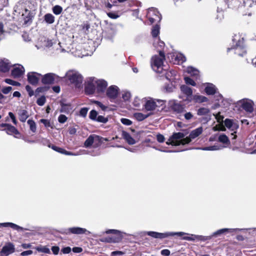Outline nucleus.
<instances>
[{"label": "nucleus", "instance_id": "f257e3e1", "mask_svg": "<svg viewBox=\"0 0 256 256\" xmlns=\"http://www.w3.org/2000/svg\"><path fill=\"white\" fill-rule=\"evenodd\" d=\"M228 6L244 9V14L250 16L251 9L256 6V0H227Z\"/></svg>", "mask_w": 256, "mask_h": 256}, {"label": "nucleus", "instance_id": "f03ea898", "mask_svg": "<svg viewBox=\"0 0 256 256\" xmlns=\"http://www.w3.org/2000/svg\"><path fill=\"white\" fill-rule=\"evenodd\" d=\"M230 50H234L235 54L242 57L246 54L244 38L241 37L239 34H236L233 36L232 46L228 48L227 50L228 52Z\"/></svg>", "mask_w": 256, "mask_h": 256}, {"label": "nucleus", "instance_id": "7ed1b4c3", "mask_svg": "<svg viewBox=\"0 0 256 256\" xmlns=\"http://www.w3.org/2000/svg\"><path fill=\"white\" fill-rule=\"evenodd\" d=\"M159 56H154L151 60V66L154 70L159 74L166 71V66L164 65L165 56L163 52L159 50Z\"/></svg>", "mask_w": 256, "mask_h": 256}, {"label": "nucleus", "instance_id": "20e7f679", "mask_svg": "<svg viewBox=\"0 0 256 256\" xmlns=\"http://www.w3.org/2000/svg\"><path fill=\"white\" fill-rule=\"evenodd\" d=\"M166 101L158 99L150 98L146 101L144 104V109L147 112H150L151 114L154 111H160L162 110L166 105Z\"/></svg>", "mask_w": 256, "mask_h": 256}, {"label": "nucleus", "instance_id": "39448f33", "mask_svg": "<svg viewBox=\"0 0 256 256\" xmlns=\"http://www.w3.org/2000/svg\"><path fill=\"white\" fill-rule=\"evenodd\" d=\"M144 234H146L147 235L155 238H160V239H164L165 238H168L170 236H182L185 234H188L184 232H156L150 231V232H144Z\"/></svg>", "mask_w": 256, "mask_h": 256}, {"label": "nucleus", "instance_id": "423d86ee", "mask_svg": "<svg viewBox=\"0 0 256 256\" xmlns=\"http://www.w3.org/2000/svg\"><path fill=\"white\" fill-rule=\"evenodd\" d=\"M185 134L181 132H174L170 137L168 140L166 142L168 145L172 146H180L188 144L185 142L186 138H184Z\"/></svg>", "mask_w": 256, "mask_h": 256}, {"label": "nucleus", "instance_id": "0eeeda50", "mask_svg": "<svg viewBox=\"0 0 256 256\" xmlns=\"http://www.w3.org/2000/svg\"><path fill=\"white\" fill-rule=\"evenodd\" d=\"M66 76L70 82L76 87H80L83 81V77L78 72L69 71L66 74Z\"/></svg>", "mask_w": 256, "mask_h": 256}, {"label": "nucleus", "instance_id": "6e6552de", "mask_svg": "<svg viewBox=\"0 0 256 256\" xmlns=\"http://www.w3.org/2000/svg\"><path fill=\"white\" fill-rule=\"evenodd\" d=\"M85 92L88 94H92L96 90V78L90 77L87 78L85 84Z\"/></svg>", "mask_w": 256, "mask_h": 256}, {"label": "nucleus", "instance_id": "1a4fd4ad", "mask_svg": "<svg viewBox=\"0 0 256 256\" xmlns=\"http://www.w3.org/2000/svg\"><path fill=\"white\" fill-rule=\"evenodd\" d=\"M147 16L151 24L154 22H160L162 19L161 14L157 9L154 8H148Z\"/></svg>", "mask_w": 256, "mask_h": 256}, {"label": "nucleus", "instance_id": "9d476101", "mask_svg": "<svg viewBox=\"0 0 256 256\" xmlns=\"http://www.w3.org/2000/svg\"><path fill=\"white\" fill-rule=\"evenodd\" d=\"M14 245L10 242H8L6 243L4 246L2 248L0 252V256H8L15 252Z\"/></svg>", "mask_w": 256, "mask_h": 256}, {"label": "nucleus", "instance_id": "9b49d317", "mask_svg": "<svg viewBox=\"0 0 256 256\" xmlns=\"http://www.w3.org/2000/svg\"><path fill=\"white\" fill-rule=\"evenodd\" d=\"M59 77L53 73L44 74L42 80V82L44 84H52L58 80Z\"/></svg>", "mask_w": 256, "mask_h": 256}, {"label": "nucleus", "instance_id": "f8f14e48", "mask_svg": "<svg viewBox=\"0 0 256 256\" xmlns=\"http://www.w3.org/2000/svg\"><path fill=\"white\" fill-rule=\"evenodd\" d=\"M245 229L243 228H224L220 229L215 232H213L212 234V238L213 237H218L219 236H220L222 234H226V233H232L234 232H237L240 231L244 230Z\"/></svg>", "mask_w": 256, "mask_h": 256}, {"label": "nucleus", "instance_id": "ddd939ff", "mask_svg": "<svg viewBox=\"0 0 256 256\" xmlns=\"http://www.w3.org/2000/svg\"><path fill=\"white\" fill-rule=\"evenodd\" d=\"M64 232L66 234H90V232L87 230L86 228L80 227H72L66 229Z\"/></svg>", "mask_w": 256, "mask_h": 256}, {"label": "nucleus", "instance_id": "4468645a", "mask_svg": "<svg viewBox=\"0 0 256 256\" xmlns=\"http://www.w3.org/2000/svg\"><path fill=\"white\" fill-rule=\"evenodd\" d=\"M119 90L117 86H111L108 88L106 91V94L110 99L114 100L118 96Z\"/></svg>", "mask_w": 256, "mask_h": 256}, {"label": "nucleus", "instance_id": "2eb2a0df", "mask_svg": "<svg viewBox=\"0 0 256 256\" xmlns=\"http://www.w3.org/2000/svg\"><path fill=\"white\" fill-rule=\"evenodd\" d=\"M203 132L202 126L198 127L192 130L189 136L186 138L185 142L189 144L192 140L198 136Z\"/></svg>", "mask_w": 256, "mask_h": 256}, {"label": "nucleus", "instance_id": "dca6fc26", "mask_svg": "<svg viewBox=\"0 0 256 256\" xmlns=\"http://www.w3.org/2000/svg\"><path fill=\"white\" fill-rule=\"evenodd\" d=\"M241 107L247 112L251 113L254 110V102L250 100H242L240 102Z\"/></svg>", "mask_w": 256, "mask_h": 256}, {"label": "nucleus", "instance_id": "f3484780", "mask_svg": "<svg viewBox=\"0 0 256 256\" xmlns=\"http://www.w3.org/2000/svg\"><path fill=\"white\" fill-rule=\"evenodd\" d=\"M212 234L208 236H198V235H194L191 234L190 236H184L182 238L183 240H189V241H194L196 239L201 241H206L210 240L212 238Z\"/></svg>", "mask_w": 256, "mask_h": 256}, {"label": "nucleus", "instance_id": "a211bd4d", "mask_svg": "<svg viewBox=\"0 0 256 256\" xmlns=\"http://www.w3.org/2000/svg\"><path fill=\"white\" fill-rule=\"evenodd\" d=\"M41 74L36 72H30L27 74L28 80L30 84L33 86H36L39 80Z\"/></svg>", "mask_w": 256, "mask_h": 256}, {"label": "nucleus", "instance_id": "6ab92c4d", "mask_svg": "<svg viewBox=\"0 0 256 256\" xmlns=\"http://www.w3.org/2000/svg\"><path fill=\"white\" fill-rule=\"evenodd\" d=\"M24 68L20 64L14 65V68L12 70V76L14 78H18L24 74Z\"/></svg>", "mask_w": 256, "mask_h": 256}, {"label": "nucleus", "instance_id": "aec40b11", "mask_svg": "<svg viewBox=\"0 0 256 256\" xmlns=\"http://www.w3.org/2000/svg\"><path fill=\"white\" fill-rule=\"evenodd\" d=\"M168 104L172 110L178 113L182 112L184 110L183 106L175 100H170Z\"/></svg>", "mask_w": 256, "mask_h": 256}, {"label": "nucleus", "instance_id": "412c9836", "mask_svg": "<svg viewBox=\"0 0 256 256\" xmlns=\"http://www.w3.org/2000/svg\"><path fill=\"white\" fill-rule=\"evenodd\" d=\"M108 86V82L104 80L96 78V90L98 92H104Z\"/></svg>", "mask_w": 256, "mask_h": 256}, {"label": "nucleus", "instance_id": "4be33fe9", "mask_svg": "<svg viewBox=\"0 0 256 256\" xmlns=\"http://www.w3.org/2000/svg\"><path fill=\"white\" fill-rule=\"evenodd\" d=\"M224 122L226 127L234 132L232 134V136L234 135V133H236L235 130L238 128V126L236 123L234 122L233 120L226 118Z\"/></svg>", "mask_w": 256, "mask_h": 256}, {"label": "nucleus", "instance_id": "5701e85b", "mask_svg": "<svg viewBox=\"0 0 256 256\" xmlns=\"http://www.w3.org/2000/svg\"><path fill=\"white\" fill-rule=\"evenodd\" d=\"M9 60L7 59L0 60V71L2 72H7L12 66Z\"/></svg>", "mask_w": 256, "mask_h": 256}, {"label": "nucleus", "instance_id": "b1692460", "mask_svg": "<svg viewBox=\"0 0 256 256\" xmlns=\"http://www.w3.org/2000/svg\"><path fill=\"white\" fill-rule=\"evenodd\" d=\"M10 227L14 230H16L18 231L23 230H28L26 228H24L12 222H4L0 223V227Z\"/></svg>", "mask_w": 256, "mask_h": 256}, {"label": "nucleus", "instance_id": "393cba45", "mask_svg": "<svg viewBox=\"0 0 256 256\" xmlns=\"http://www.w3.org/2000/svg\"><path fill=\"white\" fill-rule=\"evenodd\" d=\"M18 114L19 120L20 122H24L28 118L29 114L28 112L26 110L20 109L18 111Z\"/></svg>", "mask_w": 256, "mask_h": 256}, {"label": "nucleus", "instance_id": "a878e982", "mask_svg": "<svg viewBox=\"0 0 256 256\" xmlns=\"http://www.w3.org/2000/svg\"><path fill=\"white\" fill-rule=\"evenodd\" d=\"M99 136L95 135L92 134L88 136V138L86 140L84 143V146L86 148H88L90 146H91L92 144L94 142V141L95 140H98Z\"/></svg>", "mask_w": 256, "mask_h": 256}, {"label": "nucleus", "instance_id": "bb28decb", "mask_svg": "<svg viewBox=\"0 0 256 256\" xmlns=\"http://www.w3.org/2000/svg\"><path fill=\"white\" fill-rule=\"evenodd\" d=\"M22 16L23 17L24 24H26L31 20L32 17V13L27 8L24 9V12L22 13Z\"/></svg>", "mask_w": 256, "mask_h": 256}, {"label": "nucleus", "instance_id": "cd10ccee", "mask_svg": "<svg viewBox=\"0 0 256 256\" xmlns=\"http://www.w3.org/2000/svg\"><path fill=\"white\" fill-rule=\"evenodd\" d=\"M216 88L212 84H208L205 88V92L208 95L214 94L216 92Z\"/></svg>", "mask_w": 256, "mask_h": 256}, {"label": "nucleus", "instance_id": "c85d7f7f", "mask_svg": "<svg viewBox=\"0 0 256 256\" xmlns=\"http://www.w3.org/2000/svg\"><path fill=\"white\" fill-rule=\"evenodd\" d=\"M4 130H5L8 134L12 135V134H20L18 130L14 126L9 124L8 126Z\"/></svg>", "mask_w": 256, "mask_h": 256}, {"label": "nucleus", "instance_id": "c756f323", "mask_svg": "<svg viewBox=\"0 0 256 256\" xmlns=\"http://www.w3.org/2000/svg\"><path fill=\"white\" fill-rule=\"evenodd\" d=\"M223 148V146H222L219 145H214L210 146L204 147V148H197L196 149L197 150H210V151H214L222 150Z\"/></svg>", "mask_w": 256, "mask_h": 256}, {"label": "nucleus", "instance_id": "7c9ffc66", "mask_svg": "<svg viewBox=\"0 0 256 256\" xmlns=\"http://www.w3.org/2000/svg\"><path fill=\"white\" fill-rule=\"evenodd\" d=\"M180 90L183 94H186L188 97L191 96L192 94V88L186 85H182L180 86Z\"/></svg>", "mask_w": 256, "mask_h": 256}, {"label": "nucleus", "instance_id": "2f4dec72", "mask_svg": "<svg viewBox=\"0 0 256 256\" xmlns=\"http://www.w3.org/2000/svg\"><path fill=\"white\" fill-rule=\"evenodd\" d=\"M122 136L124 139L129 144H134L136 143V140L132 137V136L127 132H123Z\"/></svg>", "mask_w": 256, "mask_h": 256}, {"label": "nucleus", "instance_id": "473e14b6", "mask_svg": "<svg viewBox=\"0 0 256 256\" xmlns=\"http://www.w3.org/2000/svg\"><path fill=\"white\" fill-rule=\"evenodd\" d=\"M166 78L170 82L173 81L175 79L176 72L175 70H171L164 73Z\"/></svg>", "mask_w": 256, "mask_h": 256}, {"label": "nucleus", "instance_id": "72a5a7b5", "mask_svg": "<svg viewBox=\"0 0 256 256\" xmlns=\"http://www.w3.org/2000/svg\"><path fill=\"white\" fill-rule=\"evenodd\" d=\"M218 140L219 142L224 144L228 145L230 144V141L228 137L225 134H220L218 136Z\"/></svg>", "mask_w": 256, "mask_h": 256}, {"label": "nucleus", "instance_id": "f704fd0d", "mask_svg": "<svg viewBox=\"0 0 256 256\" xmlns=\"http://www.w3.org/2000/svg\"><path fill=\"white\" fill-rule=\"evenodd\" d=\"M106 32L108 33L110 36H108L109 38L113 37L116 32V26L114 25H112L107 28Z\"/></svg>", "mask_w": 256, "mask_h": 256}, {"label": "nucleus", "instance_id": "c9c22d12", "mask_svg": "<svg viewBox=\"0 0 256 256\" xmlns=\"http://www.w3.org/2000/svg\"><path fill=\"white\" fill-rule=\"evenodd\" d=\"M151 114V113L148 114H144L140 112H137L134 114V116L136 120L138 121H142L144 119L146 118Z\"/></svg>", "mask_w": 256, "mask_h": 256}, {"label": "nucleus", "instance_id": "e433bc0d", "mask_svg": "<svg viewBox=\"0 0 256 256\" xmlns=\"http://www.w3.org/2000/svg\"><path fill=\"white\" fill-rule=\"evenodd\" d=\"M176 62H177L178 64H182L186 60V58L182 54H176V56L174 55Z\"/></svg>", "mask_w": 256, "mask_h": 256}, {"label": "nucleus", "instance_id": "4c0bfd02", "mask_svg": "<svg viewBox=\"0 0 256 256\" xmlns=\"http://www.w3.org/2000/svg\"><path fill=\"white\" fill-rule=\"evenodd\" d=\"M44 20L49 24H52L54 22V16L51 14H46L44 16Z\"/></svg>", "mask_w": 256, "mask_h": 256}, {"label": "nucleus", "instance_id": "58836bf2", "mask_svg": "<svg viewBox=\"0 0 256 256\" xmlns=\"http://www.w3.org/2000/svg\"><path fill=\"white\" fill-rule=\"evenodd\" d=\"M160 26L156 24L154 26L152 30V34L154 38L157 37L160 34Z\"/></svg>", "mask_w": 256, "mask_h": 256}, {"label": "nucleus", "instance_id": "ea45409f", "mask_svg": "<svg viewBox=\"0 0 256 256\" xmlns=\"http://www.w3.org/2000/svg\"><path fill=\"white\" fill-rule=\"evenodd\" d=\"M27 123L30 126V130L33 132H36V122L32 120H28Z\"/></svg>", "mask_w": 256, "mask_h": 256}, {"label": "nucleus", "instance_id": "a19ab883", "mask_svg": "<svg viewBox=\"0 0 256 256\" xmlns=\"http://www.w3.org/2000/svg\"><path fill=\"white\" fill-rule=\"evenodd\" d=\"M36 249L38 252H44L45 254H48L50 253V249L45 246H37L36 248Z\"/></svg>", "mask_w": 256, "mask_h": 256}, {"label": "nucleus", "instance_id": "79ce46f5", "mask_svg": "<svg viewBox=\"0 0 256 256\" xmlns=\"http://www.w3.org/2000/svg\"><path fill=\"white\" fill-rule=\"evenodd\" d=\"M105 233L106 234H116V235L120 236L121 238H122V234L123 232L118 230H113V229L108 230L105 232Z\"/></svg>", "mask_w": 256, "mask_h": 256}, {"label": "nucleus", "instance_id": "37998d69", "mask_svg": "<svg viewBox=\"0 0 256 256\" xmlns=\"http://www.w3.org/2000/svg\"><path fill=\"white\" fill-rule=\"evenodd\" d=\"M187 72L192 76H197L199 72L198 70L192 68L188 67L187 68Z\"/></svg>", "mask_w": 256, "mask_h": 256}, {"label": "nucleus", "instance_id": "c03bdc74", "mask_svg": "<svg viewBox=\"0 0 256 256\" xmlns=\"http://www.w3.org/2000/svg\"><path fill=\"white\" fill-rule=\"evenodd\" d=\"M62 8L59 5H56L52 8V12L56 15H58L62 12Z\"/></svg>", "mask_w": 256, "mask_h": 256}, {"label": "nucleus", "instance_id": "a18cd8bd", "mask_svg": "<svg viewBox=\"0 0 256 256\" xmlns=\"http://www.w3.org/2000/svg\"><path fill=\"white\" fill-rule=\"evenodd\" d=\"M210 112V110L208 108H200L198 110V116H202L207 114Z\"/></svg>", "mask_w": 256, "mask_h": 256}, {"label": "nucleus", "instance_id": "49530a36", "mask_svg": "<svg viewBox=\"0 0 256 256\" xmlns=\"http://www.w3.org/2000/svg\"><path fill=\"white\" fill-rule=\"evenodd\" d=\"M89 118L92 120L96 121L98 118V112L95 110H92L89 114Z\"/></svg>", "mask_w": 256, "mask_h": 256}, {"label": "nucleus", "instance_id": "de8ad7c7", "mask_svg": "<svg viewBox=\"0 0 256 256\" xmlns=\"http://www.w3.org/2000/svg\"><path fill=\"white\" fill-rule=\"evenodd\" d=\"M4 82L6 84H8L12 85V86H20V82L14 81V80H13L11 79H9V78L5 79Z\"/></svg>", "mask_w": 256, "mask_h": 256}, {"label": "nucleus", "instance_id": "09e8293b", "mask_svg": "<svg viewBox=\"0 0 256 256\" xmlns=\"http://www.w3.org/2000/svg\"><path fill=\"white\" fill-rule=\"evenodd\" d=\"M184 80L185 82L187 84H190V85H191L192 86H196V83L194 82V80H192L190 77L186 76V77H184Z\"/></svg>", "mask_w": 256, "mask_h": 256}, {"label": "nucleus", "instance_id": "8fccbe9b", "mask_svg": "<svg viewBox=\"0 0 256 256\" xmlns=\"http://www.w3.org/2000/svg\"><path fill=\"white\" fill-rule=\"evenodd\" d=\"M164 89L166 92H171L173 91L174 86L172 84H168L165 85Z\"/></svg>", "mask_w": 256, "mask_h": 256}, {"label": "nucleus", "instance_id": "3c124183", "mask_svg": "<svg viewBox=\"0 0 256 256\" xmlns=\"http://www.w3.org/2000/svg\"><path fill=\"white\" fill-rule=\"evenodd\" d=\"M195 99L197 102H207L208 100L207 98L202 96H196Z\"/></svg>", "mask_w": 256, "mask_h": 256}, {"label": "nucleus", "instance_id": "603ef678", "mask_svg": "<svg viewBox=\"0 0 256 256\" xmlns=\"http://www.w3.org/2000/svg\"><path fill=\"white\" fill-rule=\"evenodd\" d=\"M96 121L105 124L108 122V118H105L102 116H98Z\"/></svg>", "mask_w": 256, "mask_h": 256}, {"label": "nucleus", "instance_id": "864d4df0", "mask_svg": "<svg viewBox=\"0 0 256 256\" xmlns=\"http://www.w3.org/2000/svg\"><path fill=\"white\" fill-rule=\"evenodd\" d=\"M46 102V98L42 96L37 100L36 103L40 106H42Z\"/></svg>", "mask_w": 256, "mask_h": 256}, {"label": "nucleus", "instance_id": "5fc2aeb1", "mask_svg": "<svg viewBox=\"0 0 256 256\" xmlns=\"http://www.w3.org/2000/svg\"><path fill=\"white\" fill-rule=\"evenodd\" d=\"M40 142L44 146H47L48 148H52V146L53 145L51 144L50 142V140L46 139V138H42L40 140Z\"/></svg>", "mask_w": 256, "mask_h": 256}, {"label": "nucleus", "instance_id": "6e6d98bb", "mask_svg": "<svg viewBox=\"0 0 256 256\" xmlns=\"http://www.w3.org/2000/svg\"><path fill=\"white\" fill-rule=\"evenodd\" d=\"M40 122L43 124L46 128H52L50 122L49 120L46 119H41Z\"/></svg>", "mask_w": 256, "mask_h": 256}, {"label": "nucleus", "instance_id": "4d7b16f0", "mask_svg": "<svg viewBox=\"0 0 256 256\" xmlns=\"http://www.w3.org/2000/svg\"><path fill=\"white\" fill-rule=\"evenodd\" d=\"M88 110V108H81L80 112V115L82 117H86Z\"/></svg>", "mask_w": 256, "mask_h": 256}, {"label": "nucleus", "instance_id": "13d9d810", "mask_svg": "<svg viewBox=\"0 0 256 256\" xmlns=\"http://www.w3.org/2000/svg\"><path fill=\"white\" fill-rule=\"evenodd\" d=\"M67 119L68 118L65 115L60 114L58 118V121L60 123L63 124L66 121Z\"/></svg>", "mask_w": 256, "mask_h": 256}, {"label": "nucleus", "instance_id": "bf43d9fd", "mask_svg": "<svg viewBox=\"0 0 256 256\" xmlns=\"http://www.w3.org/2000/svg\"><path fill=\"white\" fill-rule=\"evenodd\" d=\"M120 122L126 126H130L132 124V122L130 120L126 118H122Z\"/></svg>", "mask_w": 256, "mask_h": 256}, {"label": "nucleus", "instance_id": "052dcab7", "mask_svg": "<svg viewBox=\"0 0 256 256\" xmlns=\"http://www.w3.org/2000/svg\"><path fill=\"white\" fill-rule=\"evenodd\" d=\"M130 94L128 92H124L122 94V98L124 99V101H127L130 100Z\"/></svg>", "mask_w": 256, "mask_h": 256}, {"label": "nucleus", "instance_id": "680f3d73", "mask_svg": "<svg viewBox=\"0 0 256 256\" xmlns=\"http://www.w3.org/2000/svg\"><path fill=\"white\" fill-rule=\"evenodd\" d=\"M26 90L28 92V95L30 97L34 95V92L32 90V88L30 86L27 85L26 86Z\"/></svg>", "mask_w": 256, "mask_h": 256}, {"label": "nucleus", "instance_id": "e2e57ef3", "mask_svg": "<svg viewBox=\"0 0 256 256\" xmlns=\"http://www.w3.org/2000/svg\"><path fill=\"white\" fill-rule=\"evenodd\" d=\"M12 90V87L11 86H6L4 88L2 91V92L5 94H8Z\"/></svg>", "mask_w": 256, "mask_h": 256}, {"label": "nucleus", "instance_id": "0e129e2a", "mask_svg": "<svg viewBox=\"0 0 256 256\" xmlns=\"http://www.w3.org/2000/svg\"><path fill=\"white\" fill-rule=\"evenodd\" d=\"M93 103L96 104L98 106L100 107L102 110H104L106 107L104 106L100 102L96 100H94L92 102Z\"/></svg>", "mask_w": 256, "mask_h": 256}, {"label": "nucleus", "instance_id": "69168bd1", "mask_svg": "<svg viewBox=\"0 0 256 256\" xmlns=\"http://www.w3.org/2000/svg\"><path fill=\"white\" fill-rule=\"evenodd\" d=\"M214 116H215V118L218 122L221 123L223 122L224 116H220V113H218Z\"/></svg>", "mask_w": 256, "mask_h": 256}, {"label": "nucleus", "instance_id": "338daca9", "mask_svg": "<svg viewBox=\"0 0 256 256\" xmlns=\"http://www.w3.org/2000/svg\"><path fill=\"white\" fill-rule=\"evenodd\" d=\"M156 140L159 142H163L164 141V137L162 134H158L156 135Z\"/></svg>", "mask_w": 256, "mask_h": 256}, {"label": "nucleus", "instance_id": "774afa93", "mask_svg": "<svg viewBox=\"0 0 256 256\" xmlns=\"http://www.w3.org/2000/svg\"><path fill=\"white\" fill-rule=\"evenodd\" d=\"M186 120H190L193 118V114L190 112H187L184 114Z\"/></svg>", "mask_w": 256, "mask_h": 256}]
</instances>
